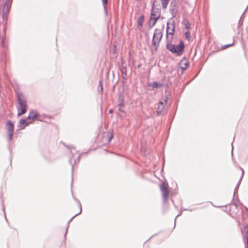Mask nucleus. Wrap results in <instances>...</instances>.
<instances>
[{
  "instance_id": "obj_1",
  "label": "nucleus",
  "mask_w": 248,
  "mask_h": 248,
  "mask_svg": "<svg viewBox=\"0 0 248 248\" xmlns=\"http://www.w3.org/2000/svg\"><path fill=\"white\" fill-rule=\"evenodd\" d=\"M18 106L17 107L18 110V116H20L26 113L27 110V101L22 93H18L17 95Z\"/></svg>"
},
{
  "instance_id": "obj_2",
  "label": "nucleus",
  "mask_w": 248,
  "mask_h": 248,
  "mask_svg": "<svg viewBox=\"0 0 248 248\" xmlns=\"http://www.w3.org/2000/svg\"><path fill=\"white\" fill-rule=\"evenodd\" d=\"M163 36L162 29H155L153 34L152 43L154 48L156 50Z\"/></svg>"
},
{
  "instance_id": "obj_3",
  "label": "nucleus",
  "mask_w": 248,
  "mask_h": 248,
  "mask_svg": "<svg viewBox=\"0 0 248 248\" xmlns=\"http://www.w3.org/2000/svg\"><path fill=\"white\" fill-rule=\"evenodd\" d=\"M167 98L163 99L160 101L157 108V113L158 115L164 114L166 112Z\"/></svg>"
},
{
  "instance_id": "obj_4",
  "label": "nucleus",
  "mask_w": 248,
  "mask_h": 248,
  "mask_svg": "<svg viewBox=\"0 0 248 248\" xmlns=\"http://www.w3.org/2000/svg\"><path fill=\"white\" fill-rule=\"evenodd\" d=\"M175 30V25L174 23L169 24L168 23L167 25V42H171L172 39V36Z\"/></svg>"
},
{
  "instance_id": "obj_5",
  "label": "nucleus",
  "mask_w": 248,
  "mask_h": 248,
  "mask_svg": "<svg viewBox=\"0 0 248 248\" xmlns=\"http://www.w3.org/2000/svg\"><path fill=\"white\" fill-rule=\"evenodd\" d=\"M170 42H168L166 45V48L172 53H177L178 55H181L183 53V46H179L178 49L176 51L175 45L171 44Z\"/></svg>"
},
{
  "instance_id": "obj_6",
  "label": "nucleus",
  "mask_w": 248,
  "mask_h": 248,
  "mask_svg": "<svg viewBox=\"0 0 248 248\" xmlns=\"http://www.w3.org/2000/svg\"><path fill=\"white\" fill-rule=\"evenodd\" d=\"M7 129L8 132V140L10 141L13 138L14 132V124L10 121H8L7 123Z\"/></svg>"
},
{
  "instance_id": "obj_7",
  "label": "nucleus",
  "mask_w": 248,
  "mask_h": 248,
  "mask_svg": "<svg viewBox=\"0 0 248 248\" xmlns=\"http://www.w3.org/2000/svg\"><path fill=\"white\" fill-rule=\"evenodd\" d=\"M168 185L165 183L162 184L160 186V189L162 193L163 199L164 201L167 200L169 196V191L168 190Z\"/></svg>"
},
{
  "instance_id": "obj_8",
  "label": "nucleus",
  "mask_w": 248,
  "mask_h": 248,
  "mask_svg": "<svg viewBox=\"0 0 248 248\" xmlns=\"http://www.w3.org/2000/svg\"><path fill=\"white\" fill-rule=\"evenodd\" d=\"M170 7H172L170 9V13L171 14L172 17H175L177 15L178 11V6H177L175 3L173 4V3L171 2L170 4Z\"/></svg>"
},
{
  "instance_id": "obj_9",
  "label": "nucleus",
  "mask_w": 248,
  "mask_h": 248,
  "mask_svg": "<svg viewBox=\"0 0 248 248\" xmlns=\"http://www.w3.org/2000/svg\"><path fill=\"white\" fill-rule=\"evenodd\" d=\"M10 2L5 1L3 8V16L6 15L10 8Z\"/></svg>"
},
{
  "instance_id": "obj_10",
  "label": "nucleus",
  "mask_w": 248,
  "mask_h": 248,
  "mask_svg": "<svg viewBox=\"0 0 248 248\" xmlns=\"http://www.w3.org/2000/svg\"><path fill=\"white\" fill-rule=\"evenodd\" d=\"M158 19V18L157 17H150L149 23V28L150 29L152 28L156 24Z\"/></svg>"
},
{
  "instance_id": "obj_11",
  "label": "nucleus",
  "mask_w": 248,
  "mask_h": 248,
  "mask_svg": "<svg viewBox=\"0 0 248 248\" xmlns=\"http://www.w3.org/2000/svg\"><path fill=\"white\" fill-rule=\"evenodd\" d=\"M148 86L153 89L160 88L163 86V84L159 83L157 82H153L149 83Z\"/></svg>"
},
{
  "instance_id": "obj_12",
  "label": "nucleus",
  "mask_w": 248,
  "mask_h": 248,
  "mask_svg": "<svg viewBox=\"0 0 248 248\" xmlns=\"http://www.w3.org/2000/svg\"><path fill=\"white\" fill-rule=\"evenodd\" d=\"M38 114L34 111H31L28 117V119L30 120H34L38 117Z\"/></svg>"
},
{
  "instance_id": "obj_13",
  "label": "nucleus",
  "mask_w": 248,
  "mask_h": 248,
  "mask_svg": "<svg viewBox=\"0 0 248 248\" xmlns=\"http://www.w3.org/2000/svg\"><path fill=\"white\" fill-rule=\"evenodd\" d=\"M144 21V16H140L138 19V27L139 29H141L142 27V24Z\"/></svg>"
},
{
  "instance_id": "obj_14",
  "label": "nucleus",
  "mask_w": 248,
  "mask_h": 248,
  "mask_svg": "<svg viewBox=\"0 0 248 248\" xmlns=\"http://www.w3.org/2000/svg\"><path fill=\"white\" fill-rule=\"evenodd\" d=\"M245 235L247 238V248H248V225L244 227Z\"/></svg>"
},
{
  "instance_id": "obj_15",
  "label": "nucleus",
  "mask_w": 248,
  "mask_h": 248,
  "mask_svg": "<svg viewBox=\"0 0 248 248\" xmlns=\"http://www.w3.org/2000/svg\"><path fill=\"white\" fill-rule=\"evenodd\" d=\"M162 2V6L163 9H166L169 0H161Z\"/></svg>"
},
{
  "instance_id": "obj_16",
  "label": "nucleus",
  "mask_w": 248,
  "mask_h": 248,
  "mask_svg": "<svg viewBox=\"0 0 248 248\" xmlns=\"http://www.w3.org/2000/svg\"><path fill=\"white\" fill-rule=\"evenodd\" d=\"M31 122H26V120H25V119H21L20 122H19V124H25L26 125H28L29 124H31Z\"/></svg>"
},
{
  "instance_id": "obj_17",
  "label": "nucleus",
  "mask_w": 248,
  "mask_h": 248,
  "mask_svg": "<svg viewBox=\"0 0 248 248\" xmlns=\"http://www.w3.org/2000/svg\"><path fill=\"white\" fill-rule=\"evenodd\" d=\"M183 46V51L185 46H184V43H183V42L182 41L180 42L179 45H175L176 50L177 51V50L178 49L179 47L180 46Z\"/></svg>"
},
{
  "instance_id": "obj_18",
  "label": "nucleus",
  "mask_w": 248,
  "mask_h": 248,
  "mask_svg": "<svg viewBox=\"0 0 248 248\" xmlns=\"http://www.w3.org/2000/svg\"><path fill=\"white\" fill-rule=\"evenodd\" d=\"M184 23H185V28L187 30H188L190 29V24H189V23L188 21L187 20H185L184 21Z\"/></svg>"
},
{
  "instance_id": "obj_19",
  "label": "nucleus",
  "mask_w": 248,
  "mask_h": 248,
  "mask_svg": "<svg viewBox=\"0 0 248 248\" xmlns=\"http://www.w3.org/2000/svg\"><path fill=\"white\" fill-rule=\"evenodd\" d=\"M79 208H80V211L76 215H75L74 217H73L71 219L69 220V221H68V224L69 223V222L73 219V218L75 217L76 216H77V215L81 214V212H82V208H81V205L80 204H79Z\"/></svg>"
},
{
  "instance_id": "obj_20",
  "label": "nucleus",
  "mask_w": 248,
  "mask_h": 248,
  "mask_svg": "<svg viewBox=\"0 0 248 248\" xmlns=\"http://www.w3.org/2000/svg\"><path fill=\"white\" fill-rule=\"evenodd\" d=\"M185 37L186 38L189 40L191 38V35H190V33L189 32V31H186V33H185Z\"/></svg>"
},
{
  "instance_id": "obj_21",
  "label": "nucleus",
  "mask_w": 248,
  "mask_h": 248,
  "mask_svg": "<svg viewBox=\"0 0 248 248\" xmlns=\"http://www.w3.org/2000/svg\"><path fill=\"white\" fill-rule=\"evenodd\" d=\"M112 138H113V134H112V133H111V132L109 133L108 134V142L110 141V140H112Z\"/></svg>"
},
{
  "instance_id": "obj_22",
  "label": "nucleus",
  "mask_w": 248,
  "mask_h": 248,
  "mask_svg": "<svg viewBox=\"0 0 248 248\" xmlns=\"http://www.w3.org/2000/svg\"><path fill=\"white\" fill-rule=\"evenodd\" d=\"M150 17H159V15H157L156 14H155L154 12H152Z\"/></svg>"
},
{
  "instance_id": "obj_23",
  "label": "nucleus",
  "mask_w": 248,
  "mask_h": 248,
  "mask_svg": "<svg viewBox=\"0 0 248 248\" xmlns=\"http://www.w3.org/2000/svg\"><path fill=\"white\" fill-rule=\"evenodd\" d=\"M104 5V9H106V5L108 3V0H102Z\"/></svg>"
},
{
  "instance_id": "obj_24",
  "label": "nucleus",
  "mask_w": 248,
  "mask_h": 248,
  "mask_svg": "<svg viewBox=\"0 0 248 248\" xmlns=\"http://www.w3.org/2000/svg\"><path fill=\"white\" fill-rule=\"evenodd\" d=\"M99 86L100 87V91L102 93L103 91V86H102V82L101 80H99Z\"/></svg>"
},
{
  "instance_id": "obj_25",
  "label": "nucleus",
  "mask_w": 248,
  "mask_h": 248,
  "mask_svg": "<svg viewBox=\"0 0 248 248\" xmlns=\"http://www.w3.org/2000/svg\"><path fill=\"white\" fill-rule=\"evenodd\" d=\"M233 45V44H229V45H224V46H222V48L223 49H225L229 46H232Z\"/></svg>"
},
{
  "instance_id": "obj_26",
  "label": "nucleus",
  "mask_w": 248,
  "mask_h": 248,
  "mask_svg": "<svg viewBox=\"0 0 248 248\" xmlns=\"http://www.w3.org/2000/svg\"><path fill=\"white\" fill-rule=\"evenodd\" d=\"M240 169L242 170V176H241V178H240V180H242V178H243V176H244V170H243L242 168H240Z\"/></svg>"
},
{
  "instance_id": "obj_27",
  "label": "nucleus",
  "mask_w": 248,
  "mask_h": 248,
  "mask_svg": "<svg viewBox=\"0 0 248 248\" xmlns=\"http://www.w3.org/2000/svg\"><path fill=\"white\" fill-rule=\"evenodd\" d=\"M187 65H188V63H185V67H182V68L183 69V70H185L187 68Z\"/></svg>"
},
{
  "instance_id": "obj_28",
  "label": "nucleus",
  "mask_w": 248,
  "mask_h": 248,
  "mask_svg": "<svg viewBox=\"0 0 248 248\" xmlns=\"http://www.w3.org/2000/svg\"><path fill=\"white\" fill-rule=\"evenodd\" d=\"M119 110L122 111V108H121L123 106L122 103H121L120 104H119Z\"/></svg>"
},
{
  "instance_id": "obj_29",
  "label": "nucleus",
  "mask_w": 248,
  "mask_h": 248,
  "mask_svg": "<svg viewBox=\"0 0 248 248\" xmlns=\"http://www.w3.org/2000/svg\"><path fill=\"white\" fill-rule=\"evenodd\" d=\"M112 112H113V110H112V109H110L109 110V113H112Z\"/></svg>"
},
{
  "instance_id": "obj_30",
  "label": "nucleus",
  "mask_w": 248,
  "mask_h": 248,
  "mask_svg": "<svg viewBox=\"0 0 248 248\" xmlns=\"http://www.w3.org/2000/svg\"><path fill=\"white\" fill-rule=\"evenodd\" d=\"M12 0H6L5 1L10 2H11Z\"/></svg>"
},
{
  "instance_id": "obj_31",
  "label": "nucleus",
  "mask_w": 248,
  "mask_h": 248,
  "mask_svg": "<svg viewBox=\"0 0 248 248\" xmlns=\"http://www.w3.org/2000/svg\"><path fill=\"white\" fill-rule=\"evenodd\" d=\"M72 150H76V149H75L74 147H73L72 149H71V152H72V153L73 154V152H72Z\"/></svg>"
},
{
  "instance_id": "obj_32",
  "label": "nucleus",
  "mask_w": 248,
  "mask_h": 248,
  "mask_svg": "<svg viewBox=\"0 0 248 248\" xmlns=\"http://www.w3.org/2000/svg\"><path fill=\"white\" fill-rule=\"evenodd\" d=\"M179 216V215H177V216H176V217H177ZM176 218H175V219H176Z\"/></svg>"
},
{
  "instance_id": "obj_33",
  "label": "nucleus",
  "mask_w": 248,
  "mask_h": 248,
  "mask_svg": "<svg viewBox=\"0 0 248 248\" xmlns=\"http://www.w3.org/2000/svg\"><path fill=\"white\" fill-rule=\"evenodd\" d=\"M69 162L71 163V160H70Z\"/></svg>"
}]
</instances>
